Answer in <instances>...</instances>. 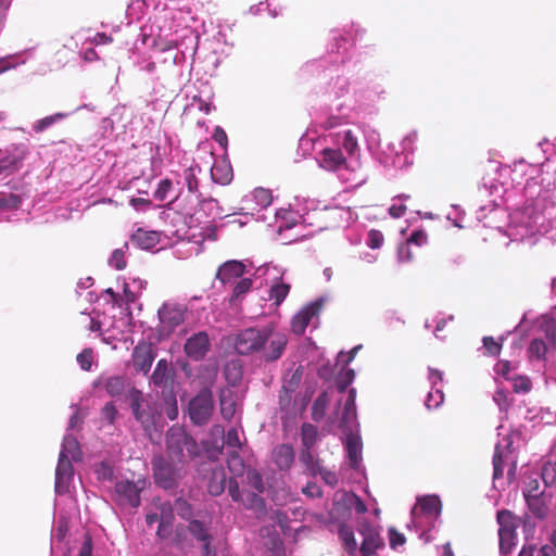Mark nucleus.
<instances>
[{
	"label": "nucleus",
	"instance_id": "33",
	"mask_svg": "<svg viewBox=\"0 0 556 556\" xmlns=\"http://www.w3.org/2000/svg\"><path fill=\"white\" fill-rule=\"evenodd\" d=\"M201 173V167L198 164L191 165L184 170V180L190 193H195L199 190L198 175Z\"/></svg>",
	"mask_w": 556,
	"mask_h": 556
},
{
	"label": "nucleus",
	"instance_id": "20",
	"mask_svg": "<svg viewBox=\"0 0 556 556\" xmlns=\"http://www.w3.org/2000/svg\"><path fill=\"white\" fill-rule=\"evenodd\" d=\"M130 241L140 249L149 250L159 243L160 235L156 231H148L139 228L131 235Z\"/></svg>",
	"mask_w": 556,
	"mask_h": 556
},
{
	"label": "nucleus",
	"instance_id": "44",
	"mask_svg": "<svg viewBox=\"0 0 556 556\" xmlns=\"http://www.w3.org/2000/svg\"><path fill=\"white\" fill-rule=\"evenodd\" d=\"M236 413V403L231 397H220V414L226 420H230Z\"/></svg>",
	"mask_w": 556,
	"mask_h": 556
},
{
	"label": "nucleus",
	"instance_id": "29",
	"mask_svg": "<svg viewBox=\"0 0 556 556\" xmlns=\"http://www.w3.org/2000/svg\"><path fill=\"white\" fill-rule=\"evenodd\" d=\"M258 494L260 493L257 492H249L245 494L241 502L247 509H252L260 516L265 515L266 504L264 498Z\"/></svg>",
	"mask_w": 556,
	"mask_h": 556
},
{
	"label": "nucleus",
	"instance_id": "64",
	"mask_svg": "<svg viewBox=\"0 0 556 556\" xmlns=\"http://www.w3.org/2000/svg\"><path fill=\"white\" fill-rule=\"evenodd\" d=\"M444 400L443 392L441 390H435V392H429L428 397L426 400V404L428 407L438 406Z\"/></svg>",
	"mask_w": 556,
	"mask_h": 556
},
{
	"label": "nucleus",
	"instance_id": "52",
	"mask_svg": "<svg viewBox=\"0 0 556 556\" xmlns=\"http://www.w3.org/2000/svg\"><path fill=\"white\" fill-rule=\"evenodd\" d=\"M172 180L170 179H163L159 182V186L156 190L154 191V198L159 201H164L167 197V193L172 189Z\"/></svg>",
	"mask_w": 556,
	"mask_h": 556
},
{
	"label": "nucleus",
	"instance_id": "3",
	"mask_svg": "<svg viewBox=\"0 0 556 556\" xmlns=\"http://www.w3.org/2000/svg\"><path fill=\"white\" fill-rule=\"evenodd\" d=\"M214 412V400L210 389H201L193 396L188 405V414L192 424L197 426L206 425Z\"/></svg>",
	"mask_w": 556,
	"mask_h": 556
},
{
	"label": "nucleus",
	"instance_id": "13",
	"mask_svg": "<svg viewBox=\"0 0 556 556\" xmlns=\"http://www.w3.org/2000/svg\"><path fill=\"white\" fill-rule=\"evenodd\" d=\"M97 386L101 387L111 397H119L130 388H135L131 381L125 375H111L101 377L97 381Z\"/></svg>",
	"mask_w": 556,
	"mask_h": 556
},
{
	"label": "nucleus",
	"instance_id": "4",
	"mask_svg": "<svg viewBox=\"0 0 556 556\" xmlns=\"http://www.w3.org/2000/svg\"><path fill=\"white\" fill-rule=\"evenodd\" d=\"M265 339L262 344L258 355L265 363H273L278 361L288 344V337L286 333L275 331L273 328L266 327Z\"/></svg>",
	"mask_w": 556,
	"mask_h": 556
},
{
	"label": "nucleus",
	"instance_id": "8",
	"mask_svg": "<svg viewBox=\"0 0 556 556\" xmlns=\"http://www.w3.org/2000/svg\"><path fill=\"white\" fill-rule=\"evenodd\" d=\"M211 339L206 331H199L190 336L185 344V354L194 362H199L205 358L207 353L211 351Z\"/></svg>",
	"mask_w": 556,
	"mask_h": 556
},
{
	"label": "nucleus",
	"instance_id": "15",
	"mask_svg": "<svg viewBox=\"0 0 556 556\" xmlns=\"http://www.w3.org/2000/svg\"><path fill=\"white\" fill-rule=\"evenodd\" d=\"M189 533L202 544V555L203 556H216V551L211 546V542L213 536L210 533L207 526L198 520L192 519L188 525Z\"/></svg>",
	"mask_w": 556,
	"mask_h": 556
},
{
	"label": "nucleus",
	"instance_id": "55",
	"mask_svg": "<svg viewBox=\"0 0 556 556\" xmlns=\"http://www.w3.org/2000/svg\"><path fill=\"white\" fill-rule=\"evenodd\" d=\"M384 237L381 231L371 229L368 232V241L367 244L371 249H379L383 244Z\"/></svg>",
	"mask_w": 556,
	"mask_h": 556
},
{
	"label": "nucleus",
	"instance_id": "45",
	"mask_svg": "<svg viewBox=\"0 0 556 556\" xmlns=\"http://www.w3.org/2000/svg\"><path fill=\"white\" fill-rule=\"evenodd\" d=\"M154 508L160 515V521L173 522L174 513L169 503H155Z\"/></svg>",
	"mask_w": 556,
	"mask_h": 556
},
{
	"label": "nucleus",
	"instance_id": "51",
	"mask_svg": "<svg viewBox=\"0 0 556 556\" xmlns=\"http://www.w3.org/2000/svg\"><path fill=\"white\" fill-rule=\"evenodd\" d=\"M110 265L117 270H122L126 267L125 254L123 250L116 249L113 251L110 258Z\"/></svg>",
	"mask_w": 556,
	"mask_h": 556
},
{
	"label": "nucleus",
	"instance_id": "27",
	"mask_svg": "<svg viewBox=\"0 0 556 556\" xmlns=\"http://www.w3.org/2000/svg\"><path fill=\"white\" fill-rule=\"evenodd\" d=\"M226 488V475L223 469L214 470L207 483V491L212 496L220 495Z\"/></svg>",
	"mask_w": 556,
	"mask_h": 556
},
{
	"label": "nucleus",
	"instance_id": "59",
	"mask_svg": "<svg viewBox=\"0 0 556 556\" xmlns=\"http://www.w3.org/2000/svg\"><path fill=\"white\" fill-rule=\"evenodd\" d=\"M317 475H320L323 480L330 486H336L339 482V479H338L336 472H333L327 468H324L321 466L319 467Z\"/></svg>",
	"mask_w": 556,
	"mask_h": 556
},
{
	"label": "nucleus",
	"instance_id": "23",
	"mask_svg": "<svg viewBox=\"0 0 556 556\" xmlns=\"http://www.w3.org/2000/svg\"><path fill=\"white\" fill-rule=\"evenodd\" d=\"M356 390L354 388L349 390L348 399L344 403V408L340 419V427L348 428L349 425L356 418Z\"/></svg>",
	"mask_w": 556,
	"mask_h": 556
},
{
	"label": "nucleus",
	"instance_id": "47",
	"mask_svg": "<svg viewBox=\"0 0 556 556\" xmlns=\"http://www.w3.org/2000/svg\"><path fill=\"white\" fill-rule=\"evenodd\" d=\"M342 147L350 155H353L356 152L358 144H357V140L354 137L352 130H346L344 132Z\"/></svg>",
	"mask_w": 556,
	"mask_h": 556
},
{
	"label": "nucleus",
	"instance_id": "42",
	"mask_svg": "<svg viewBox=\"0 0 556 556\" xmlns=\"http://www.w3.org/2000/svg\"><path fill=\"white\" fill-rule=\"evenodd\" d=\"M542 479L546 485L556 483V462H547L542 468Z\"/></svg>",
	"mask_w": 556,
	"mask_h": 556
},
{
	"label": "nucleus",
	"instance_id": "26",
	"mask_svg": "<svg viewBox=\"0 0 556 556\" xmlns=\"http://www.w3.org/2000/svg\"><path fill=\"white\" fill-rule=\"evenodd\" d=\"M338 534L345 552L351 556L354 555L357 551V543L354 536L353 529L345 523H341L339 526Z\"/></svg>",
	"mask_w": 556,
	"mask_h": 556
},
{
	"label": "nucleus",
	"instance_id": "40",
	"mask_svg": "<svg viewBox=\"0 0 556 556\" xmlns=\"http://www.w3.org/2000/svg\"><path fill=\"white\" fill-rule=\"evenodd\" d=\"M22 199L14 193L0 192V210H16L20 207Z\"/></svg>",
	"mask_w": 556,
	"mask_h": 556
},
{
	"label": "nucleus",
	"instance_id": "9",
	"mask_svg": "<svg viewBox=\"0 0 556 556\" xmlns=\"http://www.w3.org/2000/svg\"><path fill=\"white\" fill-rule=\"evenodd\" d=\"M156 357V350L150 342L141 341L132 350L131 362L136 371L147 375Z\"/></svg>",
	"mask_w": 556,
	"mask_h": 556
},
{
	"label": "nucleus",
	"instance_id": "22",
	"mask_svg": "<svg viewBox=\"0 0 556 556\" xmlns=\"http://www.w3.org/2000/svg\"><path fill=\"white\" fill-rule=\"evenodd\" d=\"M497 522L500 525L498 536H510V533H516L518 527L517 518L511 511L503 509L497 513Z\"/></svg>",
	"mask_w": 556,
	"mask_h": 556
},
{
	"label": "nucleus",
	"instance_id": "25",
	"mask_svg": "<svg viewBox=\"0 0 556 556\" xmlns=\"http://www.w3.org/2000/svg\"><path fill=\"white\" fill-rule=\"evenodd\" d=\"M170 380L168 362L162 358L156 363L151 376V381L155 387L163 388L166 387Z\"/></svg>",
	"mask_w": 556,
	"mask_h": 556
},
{
	"label": "nucleus",
	"instance_id": "50",
	"mask_svg": "<svg viewBox=\"0 0 556 556\" xmlns=\"http://www.w3.org/2000/svg\"><path fill=\"white\" fill-rule=\"evenodd\" d=\"M225 444L228 447H233L235 450H240L242 444L239 438V432L237 428H230L225 435Z\"/></svg>",
	"mask_w": 556,
	"mask_h": 556
},
{
	"label": "nucleus",
	"instance_id": "43",
	"mask_svg": "<svg viewBox=\"0 0 556 556\" xmlns=\"http://www.w3.org/2000/svg\"><path fill=\"white\" fill-rule=\"evenodd\" d=\"M80 368L85 371H90L93 363V351L91 349H84L76 357Z\"/></svg>",
	"mask_w": 556,
	"mask_h": 556
},
{
	"label": "nucleus",
	"instance_id": "32",
	"mask_svg": "<svg viewBox=\"0 0 556 556\" xmlns=\"http://www.w3.org/2000/svg\"><path fill=\"white\" fill-rule=\"evenodd\" d=\"M60 453H65V456L73 460H79L81 457V451L78 441L72 437L66 435L63 440L62 450Z\"/></svg>",
	"mask_w": 556,
	"mask_h": 556
},
{
	"label": "nucleus",
	"instance_id": "39",
	"mask_svg": "<svg viewBox=\"0 0 556 556\" xmlns=\"http://www.w3.org/2000/svg\"><path fill=\"white\" fill-rule=\"evenodd\" d=\"M354 378L355 371L352 368L343 369L340 371L336 380L338 392L344 393L349 386L353 382Z\"/></svg>",
	"mask_w": 556,
	"mask_h": 556
},
{
	"label": "nucleus",
	"instance_id": "53",
	"mask_svg": "<svg viewBox=\"0 0 556 556\" xmlns=\"http://www.w3.org/2000/svg\"><path fill=\"white\" fill-rule=\"evenodd\" d=\"M547 351L546 344L541 339H534L529 346V353L538 358H541L545 355Z\"/></svg>",
	"mask_w": 556,
	"mask_h": 556
},
{
	"label": "nucleus",
	"instance_id": "60",
	"mask_svg": "<svg viewBox=\"0 0 556 556\" xmlns=\"http://www.w3.org/2000/svg\"><path fill=\"white\" fill-rule=\"evenodd\" d=\"M513 388L515 392H529L531 389V381L526 377L514 378Z\"/></svg>",
	"mask_w": 556,
	"mask_h": 556
},
{
	"label": "nucleus",
	"instance_id": "10",
	"mask_svg": "<svg viewBox=\"0 0 556 556\" xmlns=\"http://www.w3.org/2000/svg\"><path fill=\"white\" fill-rule=\"evenodd\" d=\"M144 481L137 482L129 480H121L115 484V494L121 504H127L131 507L140 505V492L142 491Z\"/></svg>",
	"mask_w": 556,
	"mask_h": 556
},
{
	"label": "nucleus",
	"instance_id": "12",
	"mask_svg": "<svg viewBox=\"0 0 556 556\" xmlns=\"http://www.w3.org/2000/svg\"><path fill=\"white\" fill-rule=\"evenodd\" d=\"M321 309V301H315L303 306L291 319V331L302 336L314 317H317Z\"/></svg>",
	"mask_w": 556,
	"mask_h": 556
},
{
	"label": "nucleus",
	"instance_id": "58",
	"mask_svg": "<svg viewBox=\"0 0 556 556\" xmlns=\"http://www.w3.org/2000/svg\"><path fill=\"white\" fill-rule=\"evenodd\" d=\"M389 542H390V546L393 549H395V548L404 545L406 542V539H405L404 534H402L399 531H396L395 529L391 528V529H389Z\"/></svg>",
	"mask_w": 556,
	"mask_h": 556
},
{
	"label": "nucleus",
	"instance_id": "18",
	"mask_svg": "<svg viewBox=\"0 0 556 556\" xmlns=\"http://www.w3.org/2000/svg\"><path fill=\"white\" fill-rule=\"evenodd\" d=\"M271 458L279 470H289L294 463V450L290 444H279L273 450Z\"/></svg>",
	"mask_w": 556,
	"mask_h": 556
},
{
	"label": "nucleus",
	"instance_id": "7",
	"mask_svg": "<svg viewBox=\"0 0 556 556\" xmlns=\"http://www.w3.org/2000/svg\"><path fill=\"white\" fill-rule=\"evenodd\" d=\"M161 331L170 334L186 318V307L178 304H164L157 312Z\"/></svg>",
	"mask_w": 556,
	"mask_h": 556
},
{
	"label": "nucleus",
	"instance_id": "46",
	"mask_svg": "<svg viewBox=\"0 0 556 556\" xmlns=\"http://www.w3.org/2000/svg\"><path fill=\"white\" fill-rule=\"evenodd\" d=\"M253 195H254L256 203L263 208L270 205V203L273 201L271 192L268 189L257 188L254 190Z\"/></svg>",
	"mask_w": 556,
	"mask_h": 556
},
{
	"label": "nucleus",
	"instance_id": "57",
	"mask_svg": "<svg viewBox=\"0 0 556 556\" xmlns=\"http://www.w3.org/2000/svg\"><path fill=\"white\" fill-rule=\"evenodd\" d=\"M175 509H176L178 516H180L181 518H184V519L191 518V507L187 501H185L182 498H178L175 502Z\"/></svg>",
	"mask_w": 556,
	"mask_h": 556
},
{
	"label": "nucleus",
	"instance_id": "6",
	"mask_svg": "<svg viewBox=\"0 0 556 556\" xmlns=\"http://www.w3.org/2000/svg\"><path fill=\"white\" fill-rule=\"evenodd\" d=\"M28 154L25 143H12L5 148V156L0 160V175L17 173Z\"/></svg>",
	"mask_w": 556,
	"mask_h": 556
},
{
	"label": "nucleus",
	"instance_id": "30",
	"mask_svg": "<svg viewBox=\"0 0 556 556\" xmlns=\"http://www.w3.org/2000/svg\"><path fill=\"white\" fill-rule=\"evenodd\" d=\"M318 441V429L316 426L304 422L301 427V442L303 448H313Z\"/></svg>",
	"mask_w": 556,
	"mask_h": 556
},
{
	"label": "nucleus",
	"instance_id": "41",
	"mask_svg": "<svg viewBox=\"0 0 556 556\" xmlns=\"http://www.w3.org/2000/svg\"><path fill=\"white\" fill-rule=\"evenodd\" d=\"M247 483L257 493H263L265 490L262 475L255 469H249L247 471Z\"/></svg>",
	"mask_w": 556,
	"mask_h": 556
},
{
	"label": "nucleus",
	"instance_id": "17",
	"mask_svg": "<svg viewBox=\"0 0 556 556\" xmlns=\"http://www.w3.org/2000/svg\"><path fill=\"white\" fill-rule=\"evenodd\" d=\"M320 165L331 172L348 168L346 160L340 149L326 148L320 153Z\"/></svg>",
	"mask_w": 556,
	"mask_h": 556
},
{
	"label": "nucleus",
	"instance_id": "49",
	"mask_svg": "<svg viewBox=\"0 0 556 556\" xmlns=\"http://www.w3.org/2000/svg\"><path fill=\"white\" fill-rule=\"evenodd\" d=\"M504 460L502 452L496 448L493 455V478L500 479L503 477L504 473Z\"/></svg>",
	"mask_w": 556,
	"mask_h": 556
},
{
	"label": "nucleus",
	"instance_id": "63",
	"mask_svg": "<svg viewBox=\"0 0 556 556\" xmlns=\"http://www.w3.org/2000/svg\"><path fill=\"white\" fill-rule=\"evenodd\" d=\"M426 242L427 235L424 230H414L406 241L407 244L414 243L418 247L422 245Z\"/></svg>",
	"mask_w": 556,
	"mask_h": 556
},
{
	"label": "nucleus",
	"instance_id": "24",
	"mask_svg": "<svg viewBox=\"0 0 556 556\" xmlns=\"http://www.w3.org/2000/svg\"><path fill=\"white\" fill-rule=\"evenodd\" d=\"M345 448L350 460V466L352 468H357L362 460L361 439L356 435L350 434L346 439Z\"/></svg>",
	"mask_w": 556,
	"mask_h": 556
},
{
	"label": "nucleus",
	"instance_id": "19",
	"mask_svg": "<svg viewBox=\"0 0 556 556\" xmlns=\"http://www.w3.org/2000/svg\"><path fill=\"white\" fill-rule=\"evenodd\" d=\"M294 391L295 386L290 382L288 386H282L279 393V409L283 413L286 419L295 415V403H292Z\"/></svg>",
	"mask_w": 556,
	"mask_h": 556
},
{
	"label": "nucleus",
	"instance_id": "34",
	"mask_svg": "<svg viewBox=\"0 0 556 556\" xmlns=\"http://www.w3.org/2000/svg\"><path fill=\"white\" fill-rule=\"evenodd\" d=\"M312 448H302L300 453V462L305 467L306 471L315 477L317 476V471L320 467L319 460L316 459L311 451Z\"/></svg>",
	"mask_w": 556,
	"mask_h": 556
},
{
	"label": "nucleus",
	"instance_id": "56",
	"mask_svg": "<svg viewBox=\"0 0 556 556\" xmlns=\"http://www.w3.org/2000/svg\"><path fill=\"white\" fill-rule=\"evenodd\" d=\"M252 287V280L250 278H243L238 281L233 288L232 296L239 298L245 294Z\"/></svg>",
	"mask_w": 556,
	"mask_h": 556
},
{
	"label": "nucleus",
	"instance_id": "54",
	"mask_svg": "<svg viewBox=\"0 0 556 556\" xmlns=\"http://www.w3.org/2000/svg\"><path fill=\"white\" fill-rule=\"evenodd\" d=\"M483 346L492 356H497L502 351V343L497 342L493 337H484Z\"/></svg>",
	"mask_w": 556,
	"mask_h": 556
},
{
	"label": "nucleus",
	"instance_id": "2",
	"mask_svg": "<svg viewBox=\"0 0 556 556\" xmlns=\"http://www.w3.org/2000/svg\"><path fill=\"white\" fill-rule=\"evenodd\" d=\"M166 452L175 464H184L199 454L197 441L179 426H173L166 433Z\"/></svg>",
	"mask_w": 556,
	"mask_h": 556
},
{
	"label": "nucleus",
	"instance_id": "36",
	"mask_svg": "<svg viewBox=\"0 0 556 556\" xmlns=\"http://www.w3.org/2000/svg\"><path fill=\"white\" fill-rule=\"evenodd\" d=\"M529 509L532 514L539 518H544L547 511L546 506L544 505V501L539 495H528L526 498Z\"/></svg>",
	"mask_w": 556,
	"mask_h": 556
},
{
	"label": "nucleus",
	"instance_id": "48",
	"mask_svg": "<svg viewBox=\"0 0 556 556\" xmlns=\"http://www.w3.org/2000/svg\"><path fill=\"white\" fill-rule=\"evenodd\" d=\"M166 409L165 414L169 420H175L178 417V406L176 396L170 393L167 397H165Z\"/></svg>",
	"mask_w": 556,
	"mask_h": 556
},
{
	"label": "nucleus",
	"instance_id": "21",
	"mask_svg": "<svg viewBox=\"0 0 556 556\" xmlns=\"http://www.w3.org/2000/svg\"><path fill=\"white\" fill-rule=\"evenodd\" d=\"M364 534V540L359 547L362 556H374L376 551L382 546V540L379 533L374 529H368Z\"/></svg>",
	"mask_w": 556,
	"mask_h": 556
},
{
	"label": "nucleus",
	"instance_id": "61",
	"mask_svg": "<svg viewBox=\"0 0 556 556\" xmlns=\"http://www.w3.org/2000/svg\"><path fill=\"white\" fill-rule=\"evenodd\" d=\"M102 416L104 419H106L111 425L114 424L116 416H117V409L115 408V405L113 402L106 403L102 408Z\"/></svg>",
	"mask_w": 556,
	"mask_h": 556
},
{
	"label": "nucleus",
	"instance_id": "62",
	"mask_svg": "<svg viewBox=\"0 0 556 556\" xmlns=\"http://www.w3.org/2000/svg\"><path fill=\"white\" fill-rule=\"evenodd\" d=\"M228 492L231 496L232 501L235 502H241L242 501V494L240 492L239 483L236 479L230 478L228 482Z\"/></svg>",
	"mask_w": 556,
	"mask_h": 556
},
{
	"label": "nucleus",
	"instance_id": "16",
	"mask_svg": "<svg viewBox=\"0 0 556 556\" xmlns=\"http://www.w3.org/2000/svg\"><path fill=\"white\" fill-rule=\"evenodd\" d=\"M245 271V265L240 261H227L222 264L216 273V279L223 285L233 282Z\"/></svg>",
	"mask_w": 556,
	"mask_h": 556
},
{
	"label": "nucleus",
	"instance_id": "1",
	"mask_svg": "<svg viewBox=\"0 0 556 556\" xmlns=\"http://www.w3.org/2000/svg\"><path fill=\"white\" fill-rule=\"evenodd\" d=\"M127 400L136 421L141 425L149 439L153 440V434L160 433L163 428L161 405L152 395L144 394L137 388L129 389Z\"/></svg>",
	"mask_w": 556,
	"mask_h": 556
},
{
	"label": "nucleus",
	"instance_id": "11",
	"mask_svg": "<svg viewBox=\"0 0 556 556\" xmlns=\"http://www.w3.org/2000/svg\"><path fill=\"white\" fill-rule=\"evenodd\" d=\"M155 482L164 488L170 489L176 482V466L174 462H168L164 457L159 456L152 460Z\"/></svg>",
	"mask_w": 556,
	"mask_h": 556
},
{
	"label": "nucleus",
	"instance_id": "31",
	"mask_svg": "<svg viewBox=\"0 0 556 556\" xmlns=\"http://www.w3.org/2000/svg\"><path fill=\"white\" fill-rule=\"evenodd\" d=\"M418 507L425 514L438 516L441 513V501L435 495H428L418 501Z\"/></svg>",
	"mask_w": 556,
	"mask_h": 556
},
{
	"label": "nucleus",
	"instance_id": "5",
	"mask_svg": "<svg viewBox=\"0 0 556 556\" xmlns=\"http://www.w3.org/2000/svg\"><path fill=\"white\" fill-rule=\"evenodd\" d=\"M264 328H248L242 330L236 338L235 349L240 355L258 354L265 339Z\"/></svg>",
	"mask_w": 556,
	"mask_h": 556
},
{
	"label": "nucleus",
	"instance_id": "37",
	"mask_svg": "<svg viewBox=\"0 0 556 556\" xmlns=\"http://www.w3.org/2000/svg\"><path fill=\"white\" fill-rule=\"evenodd\" d=\"M65 117L64 113H55L50 116H46L36 123L33 124L31 128L35 132L40 134L43 132L46 129L51 127L53 124H55L58 121H61Z\"/></svg>",
	"mask_w": 556,
	"mask_h": 556
},
{
	"label": "nucleus",
	"instance_id": "14",
	"mask_svg": "<svg viewBox=\"0 0 556 556\" xmlns=\"http://www.w3.org/2000/svg\"><path fill=\"white\" fill-rule=\"evenodd\" d=\"M74 467L72 460L65 456V453H60L59 462L55 469V491L59 494H64L68 491L70 483L73 480Z\"/></svg>",
	"mask_w": 556,
	"mask_h": 556
},
{
	"label": "nucleus",
	"instance_id": "38",
	"mask_svg": "<svg viewBox=\"0 0 556 556\" xmlns=\"http://www.w3.org/2000/svg\"><path fill=\"white\" fill-rule=\"evenodd\" d=\"M290 291V286L287 283H276L271 286L269 290V300H273L275 304L278 306L280 305L285 299L287 298L288 293Z\"/></svg>",
	"mask_w": 556,
	"mask_h": 556
},
{
	"label": "nucleus",
	"instance_id": "28",
	"mask_svg": "<svg viewBox=\"0 0 556 556\" xmlns=\"http://www.w3.org/2000/svg\"><path fill=\"white\" fill-rule=\"evenodd\" d=\"M330 403V397L326 391H323L313 402L312 405V419L319 422L326 415L327 407Z\"/></svg>",
	"mask_w": 556,
	"mask_h": 556
},
{
	"label": "nucleus",
	"instance_id": "35",
	"mask_svg": "<svg viewBox=\"0 0 556 556\" xmlns=\"http://www.w3.org/2000/svg\"><path fill=\"white\" fill-rule=\"evenodd\" d=\"M229 471L235 476H242L244 472V463L239 454V450L229 452L227 458Z\"/></svg>",
	"mask_w": 556,
	"mask_h": 556
}]
</instances>
